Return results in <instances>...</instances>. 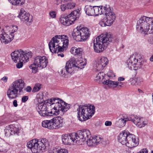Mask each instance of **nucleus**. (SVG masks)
<instances>
[{"label": "nucleus", "mask_w": 153, "mask_h": 153, "mask_svg": "<svg viewBox=\"0 0 153 153\" xmlns=\"http://www.w3.org/2000/svg\"><path fill=\"white\" fill-rule=\"evenodd\" d=\"M4 131L5 135L7 136H10L11 135H13L10 125L6 127Z\"/></svg>", "instance_id": "nucleus-36"}, {"label": "nucleus", "mask_w": 153, "mask_h": 153, "mask_svg": "<svg viewBox=\"0 0 153 153\" xmlns=\"http://www.w3.org/2000/svg\"><path fill=\"white\" fill-rule=\"evenodd\" d=\"M70 108V105L62 100L58 98H52L44 103L42 102L38 104L36 109L38 112L47 109H50L51 110L53 109L57 114L62 115Z\"/></svg>", "instance_id": "nucleus-1"}, {"label": "nucleus", "mask_w": 153, "mask_h": 153, "mask_svg": "<svg viewBox=\"0 0 153 153\" xmlns=\"http://www.w3.org/2000/svg\"><path fill=\"white\" fill-rule=\"evenodd\" d=\"M75 133L62 134L61 136L62 143L66 145L77 143Z\"/></svg>", "instance_id": "nucleus-14"}, {"label": "nucleus", "mask_w": 153, "mask_h": 153, "mask_svg": "<svg viewBox=\"0 0 153 153\" xmlns=\"http://www.w3.org/2000/svg\"><path fill=\"white\" fill-rule=\"evenodd\" d=\"M59 21L62 24L65 26H69L73 24L68 15H61L59 18Z\"/></svg>", "instance_id": "nucleus-23"}, {"label": "nucleus", "mask_w": 153, "mask_h": 153, "mask_svg": "<svg viewBox=\"0 0 153 153\" xmlns=\"http://www.w3.org/2000/svg\"><path fill=\"white\" fill-rule=\"evenodd\" d=\"M105 14V16L104 18L109 24L111 25L115 19V14L110 7H107Z\"/></svg>", "instance_id": "nucleus-20"}, {"label": "nucleus", "mask_w": 153, "mask_h": 153, "mask_svg": "<svg viewBox=\"0 0 153 153\" xmlns=\"http://www.w3.org/2000/svg\"><path fill=\"white\" fill-rule=\"evenodd\" d=\"M14 106L17 107L18 106L17 102L16 100H14L13 102Z\"/></svg>", "instance_id": "nucleus-50"}, {"label": "nucleus", "mask_w": 153, "mask_h": 153, "mask_svg": "<svg viewBox=\"0 0 153 153\" xmlns=\"http://www.w3.org/2000/svg\"><path fill=\"white\" fill-rule=\"evenodd\" d=\"M25 85L24 81L22 79H18L13 82L7 91L8 98L11 99L16 98L18 97V92L22 91Z\"/></svg>", "instance_id": "nucleus-6"}, {"label": "nucleus", "mask_w": 153, "mask_h": 153, "mask_svg": "<svg viewBox=\"0 0 153 153\" xmlns=\"http://www.w3.org/2000/svg\"><path fill=\"white\" fill-rule=\"evenodd\" d=\"M131 84L132 85H137V83L136 82V81L135 78L134 79H132L131 80Z\"/></svg>", "instance_id": "nucleus-48"}, {"label": "nucleus", "mask_w": 153, "mask_h": 153, "mask_svg": "<svg viewBox=\"0 0 153 153\" xmlns=\"http://www.w3.org/2000/svg\"><path fill=\"white\" fill-rule=\"evenodd\" d=\"M49 153H68V150L65 149H53L49 151Z\"/></svg>", "instance_id": "nucleus-33"}, {"label": "nucleus", "mask_w": 153, "mask_h": 153, "mask_svg": "<svg viewBox=\"0 0 153 153\" xmlns=\"http://www.w3.org/2000/svg\"><path fill=\"white\" fill-rule=\"evenodd\" d=\"M68 37L66 35H56L49 42L48 45L50 51L52 53H58L64 50L69 44Z\"/></svg>", "instance_id": "nucleus-3"}, {"label": "nucleus", "mask_w": 153, "mask_h": 153, "mask_svg": "<svg viewBox=\"0 0 153 153\" xmlns=\"http://www.w3.org/2000/svg\"><path fill=\"white\" fill-rule=\"evenodd\" d=\"M11 130L13 134H18L19 133L20 128L18 126H14L13 125H10Z\"/></svg>", "instance_id": "nucleus-35"}, {"label": "nucleus", "mask_w": 153, "mask_h": 153, "mask_svg": "<svg viewBox=\"0 0 153 153\" xmlns=\"http://www.w3.org/2000/svg\"><path fill=\"white\" fill-rule=\"evenodd\" d=\"M85 10L87 15L90 16H94V6L92 7L90 5L86 6Z\"/></svg>", "instance_id": "nucleus-30"}, {"label": "nucleus", "mask_w": 153, "mask_h": 153, "mask_svg": "<svg viewBox=\"0 0 153 153\" xmlns=\"http://www.w3.org/2000/svg\"><path fill=\"white\" fill-rule=\"evenodd\" d=\"M124 46L123 45L122 47V48H124Z\"/></svg>", "instance_id": "nucleus-61"}, {"label": "nucleus", "mask_w": 153, "mask_h": 153, "mask_svg": "<svg viewBox=\"0 0 153 153\" xmlns=\"http://www.w3.org/2000/svg\"><path fill=\"white\" fill-rule=\"evenodd\" d=\"M60 9L62 11H64L66 9H67L66 7V5H65L64 4H61L60 6Z\"/></svg>", "instance_id": "nucleus-46"}, {"label": "nucleus", "mask_w": 153, "mask_h": 153, "mask_svg": "<svg viewBox=\"0 0 153 153\" xmlns=\"http://www.w3.org/2000/svg\"><path fill=\"white\" fill-rule=\"evenodd\" d=\"M128 140L126 146L128 147L132 148L137 146L139 143V139L134 135L130 134L128 135Z\"/></svg>", "instance_id": "nucleus-16"}, {"label": "nucleus", "mask_w": 153, "mask_h": 153, "mask_svg": "<svg viewBox=\"0 0 153 153\" xmlns=\"http://www.w3.org/2000/svg\"><path fill=\"white\" fill-rule=\"evenodd\" d=\"M123 84L122 82H118V85H117V86L118 87H122L123 86Z\"/></svg>", "instance_id": "nucleus-54"}, {"label": "nucleus", "mask_w": 153, "mask_h": 153, "mask_svg": "<svg viewBox=\"0 0 153 153\" xmlns=\"http://www.w3.org/2000/svg\"><path fill=\"white\" fill-rule=\"evenodd\" d=\"M105 75V74L103 72H100L96 75L95 78V80L97 82H100L102 81L103 82L104 81L103 80Z\"/></svg>", "instance_id": "nucleus-34"}, {"label": "nucleus", "mask_w": 153, "mask_h": 153, "mask_svg": "<svg viewBox=\"0 0 153 153\" xmlns=\"http://www.w3.org/2000/svg\"><path fill=\"white\" fill-rule=\"evenodd\" d=\"M58 56H60L61 57H63L64 56V55L63 53H61L57 54Z\"/></svg>", "instance_id": "nucleus-55"}, {"label": "nucleus", "mask_w": 153, "mask_h": 153, "mask_svg": "<svg viewBox=\"0 0 153 153\" xmlns=\"http://www.w3.org/2000/svg\"><path fill=\"white\" fill-rule=\"evenodd\" d=\"M11 0H8V1L10 2V1H11Z\"/></svg>", "instance_id": "nucleus-63"}, {"label": "nucleus", "mask_w": 153, "mask_h": 153, "mask_svg": "<svg viewBox=\"0 0 153 153\" xmlns=\"http://www.w3.org/2000/svg\"><path fill=\"white\" fill-rule=\"evenodd\" d=\"M137 85H140L141 83L143 82V79L141 77H138L135 78Z\"/></svg>", "instance_id": "nucleus-41"}, {"label": "nucleus", "mask_w": 153, "mask_h": 153, "mask_svg": "<svg viewBox=\"0 0 153 153\" xmlns=\"http://www.w3.org/2000/svg\"><path fill=\"white\" fill-rule=\"evenodd\" d=\"M7 79V76H4L1 79V80L4 82H6Z\"/></svg>", "instance_id": "nucleus-53"}, {"label": "nucleus", "mask_w": 153, "mask_h": 153, "mask_svg": "<svg viewBox=\"0 0 153 153\" xmlns=\"http://www.w3.org/2000/svg\"><path fill=\"white\" fill-rule=\"evenodd\" d=\"M48 63V60L46 56H38L34 58L33 63L30 66V68L32 69L33 73H35L38 68L43 69L47 67Z\"/></svg>", "instance_id": "nucleus-10"}, {"label": "nucleus", "mask_w": 153, "mask_h": 153, "mask_svg": "<svg viewBox=\"0 0 153 153\" xmlns=\"http://www.w3.org/2000/svg\"><path fill=\"white\" fill-rule=\"evenodd\" d=\"M91 33L87 28L84 27L80 28L77 27L74 29L72 34L74 39L77 42H84L90 36Z\"/></svg>", "instance_id": "nucleus-9"}, {"label": "nucleus", "mask_w": 153, "mask_h": 153, "mask_svg": "<svg viewBox=\"0 0 153 153\" xmlns=\"http://www.w3.org/2000/svg\"><path fill=\"white\" fill-rule=\"evenodd\" d=\"M75 134L77 143H78L80 142H84L88 139L91 136V134L90 131L87 129H84L82 131H79Z\"/></svg>", "instance_id": "nucleus-15"}, {"label": "nucleus", "mask_w": 153, "mask_h": 153, "mask_svg": "<svg viewBox=\"0 0 153 153\" xmlns=\"http://www.w3.org/2000/svg\"><path fill=\"white\" fill-rule=\"evenodd\" d=\"M59 73L63 77H66V75L65 74V71L62 69H60L58 71Z\"/></svg>", "instance_id": "nucleus-45"}, {"label": "nucleus", "mask_w": 153, "mask_h": 153, "mask_svg": "<svg viewBox=\"0 0 153 153\" xmlns=\"http://www.w3.org/2000/svg\"><path fill=\"white\" fill-rule=\"evenodd\" d=\"M116 39L117 40V41H118V40H119V39Z\"/></svg>", "instance_id": "nucleus-60"}, {"label": "nucleus", "mask_w": 153, "mask_h": 153, "mask_svg": "<svg viewBox=\"0 0 153 153\" xmlns=\"http://www.w3.org/2000/svg\"><path fill=\"white\" fill-rule=\"evenodd\" d=\"M41 88V84H36L34 86L32 92L33 93L37 92L40 90Z\"/></svg>", "instance_id": "nucleus-38"}, {"label": "nucleus", "mask_w": 153, "mask_h": 153, "mask_svg": "<svg viewBox=\"0 0 153 153\" xmlns=\"http://www.w3.org/2000/svg\"><path fill=\"white\" fill-rule=\"evenodd\" d=\"M150 60L152 62L153 61V55L151 56L150 58Z\"/></svg>", "instance_id": "nucleus-57"}, {"label": "nucleus", "mask_w": 153, "mask_h": 153, "mask_svg": "<svg viewBox=\"0 0 153 153\" xmlns=\"http://www.w3.org/2000/svg\"><path fill=\"white\" fill-rule=\"evenodd\" d=\"M53 129H58L64 125V119L60 116H57L51 119Z\"/></svg>", "instance_id": "nucleus-18"}, {"label": "nucleus", "mask_w": 153, "mask_h": 153, "mask_svg": "<svg viewBox=\"0 0 153 153\" xmlns=\"http://www.w3.org/2000/svg\"><path fill=\"white\" fill-rule=\"evenodd\" d=\"M125 78L124 77H120L118 78V81H122L124 80Z\"/></svg>", "instance_id": "nucleus-52"}, {"label": "nucleus", "mask_w": 153, "mask_h": 153, "mask_svg": "<svg viewBox=\"0 0 153 153\" xmlns=\"http://www.w3.org/2000/svg\"><path fill=\"white\" fill-rule=\"evenodd\" d=\"M21 61L20 62H17V63L16 65V67L18 68H20L22 67L23 65V62L25 61Z\"/></svg>", "instance_id": "nucleus-42"}, {"label": "nucleus", "mask_w": 153, "mask_h": 153, "mask_svg": "<svg viewBox=\"0 0 153 153\" xmlns=\"http://www.w3.org/2000/svg\"><path fill=\"white\" fill-rule=\"evenodd\" d=\"M12 60L15 62L22 61H27L32 56L30 52L23 51L21 49L15 51L11 54Z\"/></svg>", "instance_id": "nucleus-12"}, {"label": "nucleus", "mask_w": 153, "mask_h": 153, "mask_svg": "<svg viewBox=\"0 0 153 153\" xmlns=\"http://www.w3.org/2000/svg\"><path fill=\"white\" fill-rule=\"evenodd\" d=\"M75 6V3L74 2H70L68 3L66 5V7L67 9L73 8Z\"/></svg>", "instance_id": "nucleus-39"}, {"label": "nucleus", "mask_w": 153, "mask_h": 153, "mask_svg": "<svg viewBox=\"0 0 153 153\" xmlns=\"http://www.w3.org/2000/svg\"><path fill=\"white\" fill-rule=\"evenodd\" d=\"M80 14V10L78 9L76 10H75L72 11L71 13L68 15L71 19L72 20V21L74 23L77 18L79 17Z\"/></svg>", "instance_id": "nucleus-27"}, {"label": "nucleus", "mask_w": 153, "mask_h": 153, "mask_svg": "<svg viewBox=\"0 0 153 153\" xmlns=\"http://www.w3.org/2000/svg\"><path fill=\"white\" fill-rule=\"evenodd\" d=\"M136 29L137 31L143 34H153V17L141 16L137 21ZM150 42L153 45V36Z\"/></svg>", "instance_id": "nucleus-2"}, {"label": "nucleus", "mask_w": 153, "mask_h": 153, "mask_svg": "<svg viewBox=\"0 0 153 153\" xmlns=\"http://www.w3.org/2000/svg\"><path fill=\"white\" fill-rule=\"evenodd\" d=\"M112 123L111 121H106L105 122V125L106 126H111V125Z\"/></svg>", "instance_id": "nucleus-49"}, {"label": "nucleus", "mask_w": 153, "mask_h": 153, "mask_svg": "<svg viewBox=\"0 0 153 153\" xmlns=\"http://www.w3.org/2000/svg\"><path fill=\"white\" fill-rule=\"evenodd\" d=\"M51 121V119L50 120H45L43 121L42 123V126L49 129H53L52 124Z\"/></svg>", "instance_id": "nucleus-32"}, {"label": "nucleus", "mask_w": 153, "mask_h": 153, "mask_svg": "<svg viewBox=\"0 0 153 153\" xmlns=\"http://www.w3.org/2000/svg\"><path fill=\"white\" fill-rule=\"evenodd\" d=\"M129 133V132L124 131H122L120 134L118 139L119 142L123 145H125L126 146Z\"/></svg>", "instance_id": "nucleus-22"}, {"label": "nucleus", "mask_w": 153, "mask_h": 153, "mask_svg": "<svg viewBox=\"0 0 153 153\" xmlns=\"http://www.w3.org/2000/svg\"><path fill=\"white\" fill-rule=\"evenodd\" d=\"M94 0H87L86 1H88L89 2H92Z\"/></svg>", "instance_id": "nucleus-59"}, {"label": "nucleus", "mask_w": 153, "mask_h": 153, "mask_svg": "<svg viewBox=\"0 0 153 153\" xmlns=\"http://www.w3.org/2000/svg\"><path fill=\"white\" fill-rule=\"evenodd\" d=\"M86 63H84L82 60L76 61L74 57H72L67 61L65 66L66 71L68 74H71L75 68H78L82 69L86 65Z\"/></svg>", "instance_id": "nucleus-11"}, {"label": "nucleus", "mask_w": 153, "mask_h": 153, "mask_svg": "<svg viewBox=\"0 0 153 153\" xmlns=\"http://www.w3.org/2000/svg\"><path fill=\"white\" fill-rule=\"evenodd\" d=\"M152 97H153V95H152Z\"/></svg>", "instance_id": "nucleus-64"}, {"label": "nucleus", "mask_w": 153, "mask_h": 153, "mask_svg": "<svg viewBox=\"0 0 153 153\" xmlns=\"http://www.w3.org/2000/svg\"><path fill=\"white\" fill-rule=\"evenodd\" d=\"M31 90L32 88L30 86L27 87L26 89L27 91L28 92H30L31 91Z\"/></svg>", "instance_id": "nucleus-51"}, {"label": "nucleus", "mask_w": 153, "mask_h": 153, "mask_svg": "<svg viewBox=\"0 0 153 153\" xmlns=\"http://www.w3.org/2000/svg\"><path fill=\"white\" fill-rule=\"evenodd\" d=\"M103 83L104 85H108V86L116 88L118 85V82L113 81L108 79L103 82Z\"/></svg>", "instance_id": "nucleus-31"}, {"label": "nucleus", "mask_w": 153, "mask_h": 153, "mask_svg": "<svg viewBox=\"0 0 153 153\" xmlns=\"http://www.w3.org/2000/svg\"><path fill=\"white\" fill-rule=\"evenodd\" d=\"M100 140V138L97 136L93 137L91 136V137L86 140L87 144L89 146H94L97 145Z\"/></svg>", "instance_id": "nucleus-25"}, {"label": "nucleus", "mask_w": 153, "mask_h": 153, "mask_svg": "<svg viewBox=\"0 0 153 153\" xmlns=\"http://www.w3.org/2000/svg\"><path fill=\"white\" fill-rule=\"evenodd\" d=\"M99 24L102 27H105L106 26H110L111 25L105 18L100 22Z\"/></svg>", "instance_id": "nucleus-37"}, {"label": "nucleus", "mask_w": 153, "mask_h": 153, "mask_svg": "<svg viewBox=\"0 0 153 153\" xmlns=\"http://www.w3.org/2000/svg\"><path fill=\"white\" fill-rule=\"evenodd\" d=\"M16 2H14L13 3L15 5H21L25 3L24 0H17Z\"/></svg>", "instance_id": "nucleus-40"}, {"label": "nucleus", "mask_w": 153, "mask_h": 153, "mask_svg": "<svg viewBox=\"0 0 153 153\" xmlns=\"http://www.w3.org/2000/svg\"><path fill=\"white\" fill-rule=\"evenodd\" d=\"M17 0H11V1H10V2L13 5H14L13 3L14 2H16Z\"/></svg>", "instance_id": "nucleus-56"}, {"label": "nucleus", "mask_w": 153, "mask_h": 153, "mask_svg": "<svg viewBox=\"0 0 153 153\" xmlns=\"http://www.w3.org/2000/svg\"><path fill=\"white\" fill-rule=\"evenodd\" d=\"M129 120L133 122L137 127L139 128L143 127L148 123V121L144 118L137 116L130 117Z\"/></svg>", "instance_id": "nucleus-17"}, {"label": "nucleus", "mask_w": 153, "mask_h": 153, "mask_svg": "<svg viewBox=\"0 0 153 153\" xmlns=\"http://www.w3.org/2000/svg\"><path fill=\"white\" fill-rule=\"evenodd\" d=\"M81 2H84L86 1L87 0H79Z\"/></svg>", "instance_id": "nucleus-58"}, {"label": "nucleus", "mask_w": 153, "mask_h": 153, "mask_svg": "<svg viewBox=\"0 0 153 153\" xmlns=\"http://www.w3.org/2000/svg\"><path fill=\"white\" fill-rule=\"evenodd\" d=\"M112 38L109 33L102 34L98 36L94 41V49L95 52L99 53L102 52Z\"/></svg>", "instance_id": "nucleus-4"}, {"label": "nucleus", "mask_w": 153, "mask_h": 153, "mask_svg": "<svg viewBox=\"0 0 153 153\" xmlns=\"http://www.w3.org/2000/svg\"><path fill=\"white\" fill-rule=\"evenodd\" d=\"M18 30V27L16 25L6 27L5 31L2 30V33L0 34V40L1 42L4 45L10 43L13 39L14 33Z\"/></svg>", "instance_id": "nucleus-8"}, {"label": "nucleus", "mask_w": 153, "mask_h": 153, "mask_svg": "<svg viewBox=\"0 0 153 153\" xmlns=\"http://www.w3.org/2000/svg\"><path fill=\"white\" fill-rule=\"evenodd\" d=\"M151 153H153V150L151 152Z\"/></svg>", "instance_id": "nucleus-62"}, {"label": "nucleus", "mask_w": 153, "mask_h": 153, "mask_svg": "<svg viewBox=\"0 0 153 153\" xmlns=\"http://www.w3.org/2000/svg\"><path fill=\"white\" fill-rule=\"evenodd\" d=\"M107 7L102 6H94V16H97L105 13Z\"/></svg>", "instance_id": "nucleus-26"}, {"label": "nucleus", "mask_w": 153, "mask_h": 153, "mask_svg": "<svg viewBox=\"0 0 153 153\" xmlns=\"http://www.w3.org/2000/svg\"><path fill=\"white\" fill-rule=\"evenodd\" d=\"M143 64V59L137 55H133L130 56L127 61L128 67L131 69L134 68V70L140 68Z\"/></svg>", "instance_id": "nucleus-13"}, {"label": "nucleus", "mask_w": 153, "mask_h": 153, "mask_svg": "<svg viewBox=\"0 0 153 153\" xmlns=\"http://www.w3.org/2000/svg\"><path fill=\"white\" fill-rule=\"evenodd\" d=\"M28 97L27 96H24L22 97V101L23 102H25L28 100Z\"/></svg>", "instance_id": "nucleus-47"}, {"label": "nucleus", "mask_w": 153, "mask_h": 153, "mask_svg": "<svg viewBox=\"0 0 153 153\" xmlns=\"http://www.w3.org/2000/svg\"><path fill=\"white\" fill-rule=\"evenodd\" d=\"M56 13L55 11H51L50 12L49 15L52 18H55L56 17Z\"/></svg>", "instance_id": "nucleus-44"}, {"label": "nucleus", "mask_w": 153, "mask_h": 153, "mask_svg": "<svg viewBox=\"0 0 153 153\" xmlns=\"http://www.w3.org/2000/svg\"><path fill=\"white\" fill-rule=\"evenodd\" d=\"M83 51V49L81 48H77L74 47H72L70 50L71 53L75 55H81Z\"/></svg>", "instance_id": "nucleus-28"}, {"label": "nucleus", "mask_w": 153, "mask_h": 153, "mask_svg": "<svg viewBox=\"0 0 153 153\" xmlns=\"http://www.w3.org/2000/svg\"><path fill=\"white\" fill-rule=\"evenodd\" d=\"M50 109H47V110H42V111L38 112L39 114L42 117H45L48 116L52 115V114H55L54 111L53 112L52 111H50Z\"/></svg>", "instance_id": "nucleus-29"}, {"label": "nucleus", "mask_w": 153, "mask_h": 153, "mask_svg": "<svg viewBox=\"0 0 153 153\" xmlns=\"http://www.w3.org/2000/svg\"><path fill=\"white\" fill-rule=\"evenodd\" d=\"M118 120L116 122L115 125L118 127H124L128 121H129V118L126 117L123 115H120L118 117Z\"/></svg>", "instance_id": "nucleus-24"}, {"label": "nucleus", "mask_w": 153, "mask_h": 153, "mask_svg": "<svg viewBox=\"0 0 153 153\" xmlns=\"http://www.w3.org/2000/svg\"><path fill=\"white\" fill-rule=\"evenodd\" d=\"M18 17L23 22H31L33 21L32 16L25 12L22 8L21 9Z\"/></svg>", "instance_id": "nucleus-21"}, {"label": "nucleus", "mask_w": 153, "mask_h": 153, "mask_svg": "<svg viewBox=\"0 0 153 153\" xmlns=\"http://www.w3.org/2000/svg\"><path fill=\"white\" fill-rule=\"evenodd\" d=\"M108 63V58L105 57H102L94 65V67L97 71L102 70L107 65Z\"/></svg>", "instance_id": "nucleus-19"}, {"label": "nucleus", "mask_w": 153, "mask_h": 153, "mask_svg": "<svg viewBox=\"0 0 153 153\" xmlns=\"http://www.w3.org/2000/svg\"><path fill=\"white\" fill-rule=\"evenodd\" d=\"M78 117L81 121H84L91 118L94 114L95 108L93 105H80L77 109Z\"/></svg>", "instance_id": "nucleus-7"}, {"label": "nucleus", "mask_w": 153, "mask_h": 153, "mask_svg": "<svg viewBox=\"0 0 153 153\" xmlns=\"http://www.w3.org/2000/svg\"><path fill=\"white\" fill-rule=\"evenodd\" d=\"M107 75L109 77L113 78L115 76V74L111 71H110L107 73Z\"/></svg>", "instance_id": "nucleus-43"}, {"label": "nucleus", "mask_w": 153, "mask_h": 153, "mask_svg": "<svg viewBox=\"0 0 153 153\" xmlns=\"http://www.w3.org/2000/svg\"><path fill=\"white\" fill-rule=\"evenodd\" d=\"M48 140L45 138H42L41 140L33 139L28 142L27 143V147L34 153L39 152L40 151H44L49 146Z\"/></svg>", "instance_id": "nucleus-5"}]
</instances>
